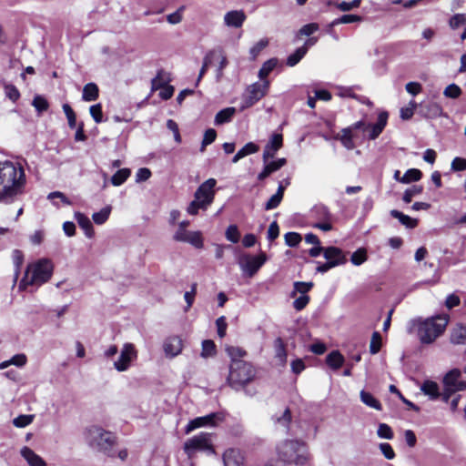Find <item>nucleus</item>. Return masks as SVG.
Listing matches in <instances>:
<instances>
[{
  "label": "nucleus",
  "instance_id": "obj_1",
  "mask_svg": "<svg viewBox=\"0 0 466 466\" xmlns=\"http://www.w3.org/2000/svg\"><path fill=\"white\" fill-rule=\"evenodd\" d=\"M25 185L24 168L18 163L0 161V202H11Z\"/></svg>",
  "mask_w": 466,
  "mask_h": 466
},
{
  "label": "nucleus",
  "instance_id": "obj_40",
  "mask_svg": "<svg viewBox=\"0 0 466 466\" xmlns=\"http://www.w3.org/2000/svg\"><path fill=\"white\" fill-rule=\"evenodd\" d=\"M216 355V345L213 340L210 339H205L202 342V351H201V357L202 358H209Z\"/></svg>",
  "mask_w": 466,
  "mask_h": 466
},
{
  "label": "nucleus",
  "instance_id": "obj_29",
  "mask_svg": "<svg viewBox=\"0 0 466 466\" xmlns=\"http://www.w3.org/2000/svg\"><path fill=\"white\" fill-rule=\"evenodd\" d=\"M98 87L95 83H88L83 88L82 98L85 101H95L98 97Z\"/></svg>",
  "mask_w": 466,
  "mask_h": 466
},
{
  "label": "nucleus",
  "instance_id": "obj_63",
  "mask_svg": "<svg viewBox=\"0 0 466 466\" xmlns=\"http://www.w3.org/2000/svg\"><path fill=\"white\" fill-rule=\"evenodd\" d=\"M379 447H380V451L382 452V454L384 455V457L386 459L392 460L395 458V452H394L392 447L390 446V444H389L387 442H383V443H380Z\"/></svg>",
  "mask_w": 466,
  "mask_h": 466
},
{
  "label": "nucleus",
  "instance_id": "obj_5",
  "mask_svg": "<svg viewBox=\"0 0 466 466\" xmlns=\"http://www.w3.org/2000/svg\"><path fill=\"white\" fill-rule=\"evenodd\" d=\"M53 272V265L46 258L39 259L27 266L24 278L19 284L20 289H25L29 285H41L49 280Z\"/></svg>",
  "mask_w": 466,
  "mask_h": 466
},
{
  "label": "nucleus",
  "instance_id": "obj_2",
  "mask_svg": "<svg viewBox=\"0 0 466 466\" xmlns=\"http://www.w3.org/2000/svg\"><path fill=\"white\" fill-rule=\"evenodd\" d=\"M448 321L447 315H437L427 319L418 318L410 321L409 331L416 329L420 341L423 344H431L444 332Z\"/></svg>",
  "mask_w": 466,
  "mask_h": 466
},
{
  "label": "nucleus",
  "instance_id": "obj_50",
  "mask_svg": "<svg viewBox=\"0 0 466 466\" xmlns=\"http://www.w3.org/2000/svg\"><path fill=\"white\" fill-rule=\"evenodd\" d=\"M380 438L391 440L393 438V431L391 428L386 423H380L377 431Z\"/></svg>",
  "mask_w": 466,
  "mask_h": 466
},
{
  "label": "nucleus",
  "instance_id": "obj_18",
  "mask_svg": "<svg viewBox=\"0 0 466 466\" xmlns=\"http://www.w3.org/2000/svg\"><path fill=\"white\" fill-rule=\"evenodd\" d=\"M419 113L425 118H437L443 116L441 106L436 102L420 105Z\"/></svg>",
  "mask_w": 466,
  "mask_h": 466
},
{
  "label": "nucleus",
  "instance_id": "obj_55",
  "mask_svg": "<svg viewBox=\"0 0 466 466\" xmlns=\"http://www.w3.org/2000/svg\"><path fill=\"white\" fill-rule=\"evenodd\" d=\"M313 287L312 282H295L294 283V291L292 296H294L295 293L299 292L301 295H306L307 292H309L311 288Z\"/></svg>",
  "mask_w": 466,
  "mask_h": 466
},
{
  "label": "nucleus",
  "instance_id": "obj_20",
  "mask_svg": "<svg viewBox=\"0 0 466 466\" xmlns=\"http://www.w3.org/2000/svg\"><path fill=\"white\" fill-rule=\"evenodd\" d=\"M287 163L286 158H279L276 161L267 162L265 163V167L263 170L258 175V180H264L268 177L271 173L278 171Z\"/></svg>",
  "mask_w": 466,
  "mask_h": 466
},
{
  "label": "nucleus",
  "instance_id": "obj_30",
  "mask_svg": "<svg viewBox=\"0 0 466 466\" xmlns=\"http://www.w3.org/2000/svg\"><path fill=\"white\" fill-rule=\"evenodd\" d=\"M326 362L330 368L338 370L342 366L344 357L338 350H333L327 356Z\"/></svg>",
  "mask_w": 466,
  "mask_h": 466
},
{
  "label": "nucleus",
  "instance_id": "obj_52",
  "mask_svg": "<svg viewBox=\"0 0 466 466\" xmlns=\"http://www.w3.org/2000/svg\"><path fill=\"white\" fill-rule=\"evenodd\" d=\"M285 243L289 247H296L299 244L302 238L301 236L297 232H288L284 236Z\"/></svg>",
  "mask_w": 466,
  "mask_h": 466
},
{
  "label": "nucleus",
  "instance_id": "obj_8",
  "mask_svg": "<svg viewBox=\"0 0 466 466\" xmlns=\"http://www.w3.org/2000/svg\"><path fill=\"white\" fill-rule=\"evenodd\" d=\"M461 372L458 369L449 371L443 378L445 392L441 394L443 401L447 402L451 393L466 390V381L461 380Z\"/></svg>",
  "mask_w": 466,
  "mask_h": 466
},
{
  "label": "nucleus",
  "instance_id": "obj_61",
  "mask_svg": "<svg viewBox=\"0 0 466 466\" xmlns=\"http://www.w3.org/2000/svg\"><path fill=\"white\" fill-rule=\"evenodd\" d=\"M451 168L452 171H462L466 170V158L462 157H455L451 164Z\"/></svg>",
  "mask_w": 466,
  "mask_h": 466
},
{
  "label": "nucleus",
  "instance_id": "obj_25",
  "mask_svg": "<svg viewBox=\"0 0 466 466\" xmlns=\"http://www.w3.org/2000/svg\"><path fill=\"white\" fill-rule=\"evenodd\" d=\"M360 400L368 407L376 410H381L382 406L380 402L370 392L361 390L360 393Z\"/></svg>",
  "mask_w": 466,
  "mask_h": 466
},
{
  "label": "nucleus",
  "instance_id": "obj_32",
  "mask_svg": "<svg viewBox=\"0 0 466 466\" xmlns=\"http://www.w3.org/2000/svg\"><path fill=\"white\" fill-rule=\"evenodd\" d=\"M308 47L300 46L293 54L289 55L287 58V65L289 66H296L307 54Z\"/></svg>",
  "mask_w": 466,
  "mask_h": 466
},
{
  "label": "nucleus",
  "instance_id": "obj_6",
  "mask_svg": "<svg viewBox=\"0 0 466 466\" xmlns=\"http://www.w3.org/2000/svg\"><path fill=\"white\" fill-rule=\"evenodd\" d=\"M269 88V81L256 82L249 85L242 95L240 111L245 110L255 105L263 96H265Z\"/></svg>",
  "mask_w": 466,
  "mask_h": 466
},
{
  "label": "nucleus",
  "instance_id": "obj_59",
  "mask_svg": "<svg viewBox=\"0 0 466 466\" xmlns=\"http://www.w3.org/2000/svg\"><path fill=\"white\" fill-rule=\"evenodd\" d=\"M185 6H180L176 12L167 15V20L171 25H177L182 21V11Z\"/></svg>",
  "mask_w": 466,
  "mask_h": 466
},
{
  "label": "nucleus",
  "instance_id": "obj_3",
  "mask_svg": "<svg viewBox=\"0 0 466 466\" xmlns=\"http://www.w3.org/2000/svg\"><path fill=\"white\" fill-rule=\"evenodd\" d=\"M279 458L285 463L302 466L309 460L308 446L298 440H286L278 447Z\"/></svg>",
  "mask_w": 466,
  "mask_h": 466
},
{
  "label": "nucleus",
  "instance_id": "obj_41",
  "mask_svg": "<svg viewBox=\"0 0 466 466\" xmlns=\"http://www.w3.org/2000/svg\"><path fill=\"white\" fill-rule=\"evenodd\" d=\"M12 257H13V261H14L15 267V279H14V282L15 283L19 277V274H20V268L24 261V255H23L22 251H20L18 249H15L13 251Z\"/></svg>",
  "mask_w": 466,
  "mask_h": 466
},
{
  "label": "nucleus",
  "instance_id": "obj_19",
  "mask_svg": "<svg viewBox=\"0 0 466 466\" xmlns=\"http://www.w3.org/2000/svg\"><path fill=\"white\" fill-rule=\"evenodd\" d=\"M224 466H244V458L238 450L229 449L223 454Z\"/></svg>",
  "mask_w": 466,
  "mask_h": 466
},
{
  "label": "nucleus",
  "instance_id": "obj_57",
  "mask_svg": "<svg viewBox=\"0 0 466 466\" xmlns=\"http://www.w3.org/2000/svg\"><path fill=\"white\" fill-rule=\"evenodd\" d=\"M208 207L204 205L201 201L198 200L194 198V200L190 202L188 205L187 211L190 215H197L199 209H207Z\"/></svg>",
  "mask_w": 466,
  "mask_h": 466
},
{
  "label": "nucleus",
  "instance_id": "obj_16",
  "mask_svg": "<svg viewBox=\"0 0 466 466\" xmlns=\"http://www.w3.org/2000/svg\"><path fill=\"white\" fill-rule=\"evenodd\" d=\"M282 147V135L274 134L269 142L266 145L263 152V162L267 163L269 158L274 157L276 152Z\"/></svg>",
  "mask_w": 466,
  "mask_h": 466
},
{
  "label": "nucleus",
  "instance_id": "obj_22",
  "mask_svg": "<svg viewBox=\"0 0 466 466\" xmlns=\"http://www.w3.org/2000/svg\"><path fill=\"white\" fill-rule=\"evenodd\" d=\"M324 258L328 261H338V265L344 264L346 258L342 250L336 247H329L324 249Z\"/></svg>",
  "mask_w": 466,
  "mask_h": 466
},
{
  "label": "nucleus",
  "instance_id": "obj_49",
  "mask_svg": "<svg viewBox=\"0 0 466 466\" xmlns=\"http://www.w3.org/2000/svg\"><path fill=\"white\" fill-rule=\"evenodd\" d=\"M63 111L66 116L68 126L70 128H76V116L72 109V107L68 104L63 105Z\"/></svg>",
  "mask_w": 466,
  "mask_h": 466
},
{
  "label": "nucleus",
  "instance_id": "obj_23",
  "mask_svg": "<svg viewBox=\"0 0 466 466\" xmlns=\"http://www.w3.org/2000/svg\"><path fill=\"white\" fill-rule=\"evenodd\" d=\"M75 218L77 221L79 227L85 231L86 236L87 238H92L94 235V230L89 218L81 212H76Z\"/></svg>",
  "mask_w": 466,
  "mask_h": 466
},
{
  "label": "nucleus",
  "instance_id": "obj_64",
  "mask_svg": "<svg viewBox=\"0 0 466 466\" xmlns=\"http://www.w3.org/2000/svg\"><path fill=\"white\" fill-rule=\"evenodd\" d=\"M309 302V297L308 295H301L298 299H296L293 302V307L297 310H302Z\"/></svg>",
  "mask_w": 466,
  "mask_h": 466
},
{
  "label": "nucleus",
  "instance_id": "obj_47",
  "mask_svg": "<svg viewBox=\"0 0 466 466\" xmlns=\"http://www.w3.org/2000/svg\"><path fill=\"white\" fill-rule=\"evenodd\" d=\"M381 348V336L378 331L373 332L370 344V352L377 354Z\"/></svg>",
  "mask_w": 466,
  "mask_h": 466
},
{
  "label": "nucleus",
  "instance_id": "obj_37",
  "mask_svg": "<svg viewBox=\"0 0 466 466\" xmlns=\"http://www.w3.org/2000/svg\"><path fill=\"white\" fill-rule=\"evenodd\" d=\"M277 66V60L276 59H269L266 61L261 68L258 71V77L261 80H267L266 77L270 74V72L276 67Z\"/></svg>",
  "mask_w": 466,
  "mask_h": 466
},
{
  "label": "nucleus",
  "instance_id": "obj_46",
  "mask_svg": "<svg viewBox=\"0 0 466 466\" xmlns=\"http://www.w3.org/2000/svg\"><path fill=\"white\" fill-rule=\"evenodd\" d=\"M217 137V132L213 128H208L204 134V137L201 143L200 151L204 152L207 146L210 145L215 141Z\"/></svg>",
  "mask_w": 466,
  "mask_h": 466
},
{
  "label": "nucleus",
  "instance_id": "obj_58",
  "mask_svg": "<svg viewBox=\"0 0 466 466\" xmlns=\"http://www.w3.org/2000/svg\"><path fill=\"white\" fill-rule=\"evenodd\" d=\"M268 45V41L267 39L259 40L254 46H252L249 50V54L252 59H255L258 54Z\"/></svg>",
  "mask_w": 466,
  "mask_h": 466
},
{
  "label": "nucleus",
  "instance_id": "obj_7",
  "mask_svg": "<svg viewBox=\"0 0 466 466\" xmlns=\"http://www.w3.org/2000/svg\"><path fill=\"white\" fill-rule=\"evenodd\" d=\"M184 451L189 459L197 451H205L210 454H214L215 451L212 446V434L208 432H201L198 435L188 439L184 444Z\"/></svg>",
  "mask_w": 466,
  "mask_h": 466
},
{
  "label": "nucleus",
  "instance_id": "obj_13",
  "mask_svg": "<svg viewBox=\"0 0 466 466\" xmlns=\"http://www.w3.org/2000/svg\"><path fill=\"white\" fill-rule=\"evenodd\" d=\"M236 373L238 375L239 374V376L237 378V379L239 378V381H236L235 380L231 379V367H229V374L228 376L227 381H228V385L235 390H238L241 388H243L245 385L249 383L254 379V377L256 375V371L251 364H250V371H248V374H250V376L246 375V374H248V371H245L244 369H238Z\"/></svg>",
  "mask_w": 466,
  "mask_h": 466
},
{
  "label": "nucleus",
  "instance_id": "obj_10",
  "mask_svg": "<svg viewBox=\"0 0 466 466\" xmlns=\"http://www.w3.org/2000/svg\"><path fill=\"white\" fill-rule=\"evenodd\" d=\"M226 352L231 359V379L239 381V378L236 372L238 369H244L245 371H250V363L244 361L242 359L246 357L247 352L241 348L229 346L226 348ZM247 375H249L248 373Z\"/></svg>",
  "mask_w": 466,
  "mask_h": 466
},
{
  "label": "nucleus",
  "instance_id": "obj_48",
  "mask_svg": "<svg viewBox=\"0 0 466 466\" xmlns=\"http://www.w3.org/2000/svg\"><path fill=\"white\" fill-rule=\"evenodd\" d=\"M461 87L456 84H451L445 87L443 95L449 98H458L461 95Z\"/></svg>",
  "mask_w": 466,
  "mask_h": 466
},
{
  "label": "nucleus",
  "instance_id": "obj_21",
  "mask_svg": "<svg viewBox=\"0 0 466 466\" xmlns=\"http://www.w3.org/2000/svg\"><path fill=\"white\" fill-rule=\"evenodd\" d=\"M21 455L30 466H46V461L28 447L22 448Z\"/></svg>",
  "mask_w": 466,
  "mask_h": 466
},
{
  "label": "nucleus",
  "instance_id": "obj_42",
  "mask_svg": "<svg viewBox=\"0 0 466 466\" xmlns=\"http://www.w3.org/2000/svg\"><path fill=\"white\" fill-rule=\"evenodd\" d=\"M464 25H466V14H455L449 20V26L452 30H456Z\"/></svg>",
  "mask_w": 466,
  "mask_h": 466
},
{
  "label": "nucleus",
  "instance_id": "obj_43",
  "mask_svg": "<svg viewBox=\"0 0 466 466\" xmlns=\"http://www.w3.org/2000/svg\"><path fill=\"white\" fill-rule=\"evenodd\" d=\"M166 74L163 71H159L156 77L152 79V90H157L165 86L169 81L168 77H166Z\"/></svg>",
  "mask_w": 466,
  "mask_h": 466
},
{
  "label": "nucleus",
  "instance_id": "obj_54",
  "mask_svg": "<svg viewBox=\"0 0 466 466\" xmlns=\"http://www.w3.org/2000/svg\"><path fill=\"white\" fill-rule=\"evenodd\" d=\"M32 105L39 113L47 110L49 106L47 100L42 96H35L33 99Z\"/></svg>",
  "mask_w": 466,
  "mask_h": 466
},
{
  "label": "nucleus",
  "instance_id": "obj_45",
  "mask_svg": "<svg viewBox=\"0 0 466 466\" xmlns=\"http://www.w3.org/2000/svg\"><path fill=\"white\" fill-rule=\"evenodd\" d=\"M367 251L365 248H359L350 258V261L355 266H360L367 260Z\"/></svg>",
  "mask_w": 466,
  "mask_h": 466
},
{
  "label": "nucleus",
  "instance_id": "obj_60",
  "mask_svg": "<svg viewBox=\"0 0 466 466\" xmlns=\"http://www.w3.org/2000/svg\"><path fill=\"white\" fill-rule=\"evenodd\" d=\"M258 149H259L258 146H257L255 143L248 142L241 149H239L238 151L240 152L242 157H247L248 155H251V154H254V153L258 152Z\"/></svg>",
  "mask_w": 466,
  "mask_h": 466
},
{
  "label": "nucleus",
  "instance_id": "obj_33",
  "mask_svg": "<svg viewBox=\"0 0 466 466\" xmlns=\"http://www.w3.org/2000/svg\"><path fill=\"white\" fill-rule=\"evenodd\" d=\"M338 139L340 140L341 144L347 148V149H353L355 145L352 140V133L351 128H344L341 130V134L338 135Z\"/></svg>",
  "mask_w": 466,
  "mask_h": 466
},
{
  "label": "nucleus",
  "instance_id": "obj_39",
  "mask_svg": "<svg viewBox=\"0 0 466 466\" xmlns=\"http://www.w3.org/2000/svg\"><path fill=\"white\" fill-rule=\"evenodd\" d=\"M110 212L111 207H105L100 211L94 213L92 218L96 224L102 225L108 219Z\"/></svg>",
  "mask_w": 466,
  "mask_h": 466
},
{
  "label": "nucleus",
  "instance_id": "obj_53",
  "mask_svg": "<svg viewBox=\"0 0 466 466\" xmlns=\"http://www.w3.org/2000/svg\"><path fill=\"white\" fill-rule=\"evenodd\" d=\"M34 420V415H19L15 418L13 424L17 428H24L31 424Z\"/></svg>",
  "mask_w": 466,
  "mask_h": 466
},
{
  "label": "nucleus",
  "instance_id": "obj_31",
  "mask_svg": "<svg viewBox=\"0 0 466 466\" xmlns=\"http://www.w3.org/2000/svg\"><path fill=\"white\" fill-rule=\"evenodd\" d=\"M291 418L290 410L286 408L280 415L275 414L273 420L276 424L288 429L291 422Z\"/></svg>",
  "mask_w": 466,
  "mask_h": 466
},
{
  "label": "nucleus",
  "instance_id": "obj_51",
  "mask_svg": "<svg viewBox=\"0 0 466 466\" xmlns=\"http://www.w3.org/2000/svg\"><path fill=\"white\" fill-rule=\"evenodd\" d=\"M239 231L238 229V227L236 225H230L226 230V238L232 242V243H238L239 240Z\"/></svg>",
  "mask_w": 466,
  "mask_h": 466
},
{
  "label": "nucleus",
  "instance_id": "obj_11",
  "mask_svg": "<svg viewBox=\"0 0 466 466\" xmlns=\"http://www.w3.org/2000/svg\"><path fill=\"white\" fill-rule=\"evenodd\" d=\"M137 357V351L132 343H125L120 352V356L114 362V368L117 371H125L129 367L131 362Z\"/></svg>",
  "mask_w": 466,
  "mask_h": 466
},
{
  "label": "nucleus",
  "instance_id": "obj_12",
  "mask_svg": "<svg viewBox=\"0 0 466 466\" xmlns=\"http://www.w3.org/2000/svg\"><path fill=\"white\" fill-rule=\"evenodd\" d=\"M216 184V179L208 178L198 187L194 194V198L201 201L204 205H206L208 208L215 198L214 187Z\"/></svg>",
  "mask_w": 466,
  "mask_h": 466
},
{
  "label": "nucleus",
  "instance_id": "obj_36",
  "mask_svg": "<svg viewBox=\"0 0 466 466\" xmlns=\"http://www.w3.org/2000/svg\"><path fill=\"white\" fill-rule=\"evenodd\" d=\"M361 20H362L361 16L357 15H343L342 16H340L337 19H334L329 24V27H333L339 24H350V23L360 22Z\"/></svg>",
  "mask_w": 466,
  "mask_h": 466
},
{
  "label": "nucleus",
  "instance_id": "obj_4",
  "mask_svg": "<svg viewBox=\"0 0 466 466\" xmlns=\"http://www.w3.org/2000/svg\"><path fill=\"white\" fill-rule=\"evenodd\" d=\"M86 442L93 449L104 454L114 457L113 447L116 444V436L99 426H90L85 431Z\"/></svg>",
  "mask_w": 466,
  "mask_h": 466
},
{
  "label": "nucleus",
  "instance_id": "obj_15",
  "mask_svg": "<svg viewBox=\"0 0 466 466\" xmlns=\"http://www.w3.org/2000/svg\"><path fill=\"white\" fill-rule=\"evenodd\" d=\"M216 419L222 420V417L218 413H210L208 415H206L203 417H198L194 420H191L187 423V425L185 429V432L187 434H188L192 431H194L198 428L203 427V426H207V425L214 426V425H216V421H215Z\"/></svg>",
  "mask_w": 466,
  "mask_h": 466
},
{
  "label": "nucleus",
  "instance_id": "obj_28",
  "mask_svg": "<svg viewBox=\"0 0 466 466\" xmlns=\"http://www.w3.org/2000/svg\"><path fill=\"white\" fill-rule=\"evenodd\" d=\"M420 389L423 391V393L430 396L431 400H436L437 398H439V396H441L439 392V386L434 381L426 380L422 384Z\"/></svg>",
  "mask_w": 466,
  "mask_h": 466
},
{
  "label": "nucleus",
  "instance_id": "obj_62",
  "mask_svg": "<svg viewBox=\"0 0 466 466\" xmlns=\"http://www.w3.org/2000/svg\"><path fill=\"white\" fill-rule=\"evenodd\" d=\"M275 345H276V356L282 361H284L286 360V357H287V354H286V350H285V346L283 344V341L281 339H277L275 340Z\"/></svg>",
  "mask_w": 466,
  "mask_h": 466
},
{
  "label": "nucleus",
  "instance_id": "obj_14",
  "mask_svg": "<svg viewBox=\"0 0 466 466\" xmlns=\"http://www.w3.org/2000/svg\"><path fill=\"white\" fill-rule=\"evenodd\" d=\"M163 350L169 359L178 356L183 350L182 339L177 335L167 337L163 343Z\"/></svg>",
  "mask_w": 466,
  "mask_h": 466
},
{
  "label": "nucleus",
  "instance_id": "obj_56",
  "mask_svg": "<svg viewBox=\"0 0 466 466\" xmlns=\"http://www.w3.org/2000/svg\"><path fill=\"white\" fill-rule=\"evenodd\" d=\"M89 112L96 123H101L103 121V113L101 104H96L90 106Z\"/></svg>",
  "mask_w": 466,
  "mask_h": 466
},
{
  "label": "nucleus",
  "instance_id": "obj_34",
  "mask_svg": "<svg viewBox=\"0 0 466 466\" xmlns=\"http://www.w3.org/2000/svg\"><path fill=\"white\" fill-rule=\"evenodd\" d=\"M130 173L128 168L119 169L112 176L111 183L116 187L122 185L128 178Z\"/></svg>",
  "mask_w": 466,
  "mask_h": 466
},
{
  "label": "nucleus",
  "instance_id": "obj_26",
  "mask_svg": "<svg viewBox=\"0 0 466 466\" xmlns=\"http://www.w3.org/2000/svg\"><path fill=\"white\" fill-rule=\"evenodd\" d=\"M236 113L235 107H227L217 113L215 125L219 126L229 122Z\"/></svg>",
  "mask_w": 466,
  "mask_h": 466
},
{
  "label": "nucleus",
  "instance_id": "obj_17",
  "mask_svg": "<svg viewBox=\"0 0 466 466\" xmlns=\"http://www.w3.org/2000/svg\"><path fill=\"white\" fill-rule=\"evenodd\" d=\"M247 16L243 10H232L224 15V24L228 27L239 28L242 26Z\"/></svg>",
  "mask_w": 466,
  "mask_h": 466
},
{
  "label": "nucleus",
  "instance_id": "obj_27",
  "mask_svg": "<svg viewBox=\"0 0 466 466\" xmlns=\"http://www.w3.org/2000/svg\"><path fill=\"white\" fill-rule=\"evenodd\" d=\"M390 215L394 218L399 219V221L402 225H404L406 228H414L417 226V224H418V220L417 219L411 218L408 215H405V214H403L402 212H400L399 210L392 209L390 211Z\"/></svg>",
  "mask_w": 466,
  "mask_h": 466
},
{
  "label": "nucleus",
  "instance_id": "obj_9",
  "mask_svg": "<svg viewBox=\"0 0 466 466\" xmlns=\"http://www.w3.org/2000/svg\"><path fill=\"white\" fill-rule=\"evenodd\" d=\"M268 258L266 253L260 252L257 256L244 254L238 258V265L245 275L253 277L264 265Z\"/></svg>",
  "mask_w": 466,
  "mask_h": 466
},
{
  "label": "nucleus",
  "instance_id": "obj_24",
  "mask_svg": "<svg viewBox=\"0 0 466 466\" xmlns=\"http://www.w3.org/2000/svg\"><path fill=\"white\" fill-rule=\"evenodd\" d=\"M466 340V326L458 324L451 332V342L453 344H463Z\"/></svg>",
  "mask_w": 466,
  "mask_h": 466
},
{
  "label": "nucleus",
  "instance_id": "obj_35",
  "mask_svg": "<svg viewBox=\"0 0 466 466\" xmlns=\"http://www.w3.org/2000/svg\"><path fill=\"white\" fill-rule=\"evenodd\" d=\"M422 173L416 168L408 169L401 177L400 183L408 184L413 181H419L421 178Z\"/></svg>",
  "mask_w": 466,
  "mask_h": 466
},
{
  "label": "nucleus",
  "instance_id": "obj_44",
  "mask_svg": "<svg viewBox=\"0 0 466 466\" xmlns=\"http://www.w3.org/2000/svg\"><path fill=\"white\" fill-rule=\"evenodd\" d=\"M185 243H189L197 248L203 247V238L199 231H191Z\"/></svg>",
  "mask_w": 466,
  "mask_h": 466
},
{
  "label": "nucleus",
  "instance_id": "obj_38",
  "mask_svg": "<svg viewBox=\"0 0 466 466\" xmlns=\"http://www.w3.org/2000/svg\"><path fill=\"white\" fill-rule=\"evenodd\" d=\"M422 190L423 188L421 186L414 185L404 191L402 200L405 203H410L414 197H417L422 193Z\"/></svg>",
  "mask_w": 466,
  "mask_h": 466
}]
</instances>
